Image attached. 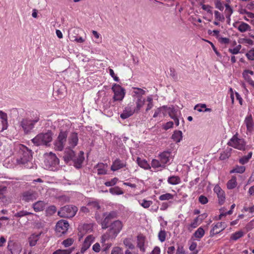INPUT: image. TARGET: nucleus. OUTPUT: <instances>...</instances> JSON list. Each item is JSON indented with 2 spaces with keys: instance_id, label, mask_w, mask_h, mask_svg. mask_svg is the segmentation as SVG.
I'll list each match as a JSON object with an SVG mask.
<instances>
[{
  "instance_id": "nucleus-1",
  "label": "nucleus",
  "mask_w": 254,
  "mask_h": 254,
  "mask_svg": "<svg viewBox=\"0 0 254 254\" xmlns=\"http://www.w3.org/2000/svg\"><path fill=\"white\" fill-rule=\"evenodd\" d=\"M63 158L66 163L72 161L75 167L80 168L84 160V152L80 151L78 155L76 156L75 152L71 149V147H67L64 150Z\"/></svg>"
},
{
  "instance_id": "nucleus-2",
  "label": "nucleus",
  "mask_w": 254,
  "mask_h": 254,
  "mask_svg": "<svg viewBox=\"0 0 254 254\" xmlns=\"http://www.w3.org/2000/svg\"><path fill=\"white\" fill-rule=\"evenodd\" d=\"M20 153L21 156L18 160L19 164L24 165V168L27 169L33 168L34 166L32 162V152L27 147L22 145L20 148Z\"/></svg>"
},
{
  "instance_id": "nucleus-3",
  "label": "nucleus",
  "mask_w": 254,
  "mask_h": 254,
  "mask_svg": "<svg viewBox=\"0 0 254 254\" xmlns=\"http://www.w3.org/2000/svg\"><path fill=\"white\" fill-rule=\"evenodd\" d=\"M52 140V133L48 131L45 133H39L36 135L32 141L37 146L47 145Z\"/></svg>"
},
{
  "instance_id": "nucleus-4",
  "label": "nucleus",
  "mask_w": 254,
  "mask_h": 254,
  "mask_svg": "<svg viewBox=\"0 0 254 254\" xmlns=\"http://www.w3.org/2000/svg\"><path fill=\"white\" fill-rule=\"evenodd\" d=\"M78 208L76 206L72 205H66L61 208L58 212V215L63 218H72L74 217Z\"/></svg>"
},
{
  "instance_id": "nucleus-5",
  "label": "nucleus",
  "mask_w": 254,
  "mask_h": 254,
  "mask_svg": "<svg viewBox=\"0 0 254 254\" xmlns=\"http://www.w3.org/2000/svg\"><path fill=\"white\" fill-rule=\"evenodd\" d=\"M39 120V115H36L33 119H23L20 123V125L24 132L28 133L34 128L35 124L38 122Z\"/></svg>"
},
{
  "instance_id": "nucleus-6",
  "label": "nucleus",
  "mask_w": 254,
  "mask_h": 254,
  "mask_svg": "<svg viewBox=\"0 0 254 254\" xmlns=\"http://www.w3.org/2000/svg\"><path fill=\"white\" fill-rule=\"evenodd\" d=\"M227 145L239 150L245 151L246 150V141L243 138H239L237 133L229 140Z\"/></svg>"
},
{
  "instance_id": "nucleus-7",
  "label": "nucleus",
  "mask_w": 254,
  "mask_h": 254,
  "mask_svg": "<svg viewBox=\"0 0 254 254\" xmlns=\"http://www.w3.org/2000/svg\"><path fill=\"white\" fill-rule=\"evenodd\" d=\"M95 218L97 221L100 223L103 229H106L111 225V213L108 214L103 213L102 214L96 212Z\"/></svg>"
},
{
  "instance_id": "nucleus-8",
  "label": "nucleus",
  "mask_w": 254,
  "mask_h": 254,
  "mask_svg": "<svg viewBox=\"0 0 254 254\" xmlns=\"http://www.w3.org/2000/svg\"><path fill=\"white\" fill-rule=\"evenodd\" d=\"M68 132L67 131L61 130L54 142L55 150L62 151L64 148L65 143L67 140Z\"/></svg>"
},
{
  "instance_id": "nucleus-9",
  "label": "nucleus",
  "mask_w": 254,
  "mask_h": 254,
  "mask_svg": "<svg viewBox=\"0 0 254 254\" xmlns=\"http://www.w3.org/2000/svg\"><path fill=\"white\" fill-rule=\"evenodd\" d=\"M112 91H113L114 93L113 97L114 101H122L126 95L125 88L119 84H114L112 86Z\"/></svg>"
},
{
  "instance_id": "nucleus-10",
  "label": "nucleus",
  "mask_w": 254,
  "mask_h": 254,
  "mask_svg": "<svg viewBox=\"0 0 254 254\" xmlns=\"http://www.w3.org/2000/svg\"><path fill=\"white\" fill-rule=\"evenodd\" d=\"M69 225L68 222L65 220H59L56 225V231L59 235L61 236L66 233Z\"/></svg>"
},
{
  "instance_id": "nucleus-11",
  "label": "nucleus",
  "mask_w": 254,
  "mask_h": 254,
  "mask_svg": "<svg viewBox=\"0 0 254 254\" xmlns=\"http://www.w3.org/2000/svg\"><path fill=\"white\" fill-rule=\"evenodd\" d=\"M227 226L225 222H217L213 224V227L210 231V237H213L215 235L223 231Z\"/></svg>"
},
{
  "instance_id": "nucleus-12",
  "label": "nucleus",
  "mask_w": 254,
  "mask_h": 254,
  "mask_svg": "<svg viewBox=\"0 0 254 254\" xmlns=\"http://www.w3.org/2000/svg\"><path fill=\"white\" fill-rule=\"evenodd\" d=\"M127 165V163L125 159L116 158L112 162V171H116L124 169L126 167Z\"/></svg>"
},
{
  "instance_id": "nucleus-13",
  "label": "nucleus",
  "mask_w": 254,
  "mask_h": 254,
  "mask_svg": "<svg viewBox=\"0 0 254 254\" xmlns=\"http://www.w3.org/2000/svg\"><path fill=\"white\" fill-rule=\"evenodd\" d=\"M78 32L79 30L78 29H74L72 30L69 31L68 38L71 41L76 42L78 43H83L85 40V39L81 37H77L76 35H73V34L78 35Z\"/></svg>"
},
{
  "instance_id": "nucleus-14",
  "label": "nucleus",
  "mask_w": 254,
  "mask_h": 254,
  "mask_svg": "<svg viewBox=\"0 0 254 254\" xmlns=\"http://www.w3.org/2000/svg\"><path fill=\"white\" fill-rule=\"evenodd\" d=\"M213 190L214 192L217 194L219 203L220 205L223 204L225 202L226 198L224 191L220 188L218 185H217L214 187Z\"/></svg>"
},
{
  "instance_id": "nucleus-15",
  "label": "nucleus",
  "mask_w": 254,
  "mask_h": 254,
  "mask_svg": "<svg viewBox=\"0 0 254 254\" xmlns=\"http://www.w3.org/2000/svg\"><path fill=\"white\" fill-rule=\"evenodd\" d=\"M7 127V115L5 113L0 111V132L6 129Z\"/></svg>"
},
{
  "instance_id": "nucleus-16",
  "label": "nucleus",
  "mask_w": 254,
  "mask_h": 254,
  "mask_svg": "<svg viewBox=\"0 0 254 254\" xmlns=\"http://www.w3.org/2000/svg\"><path fill=\"white\" fill-rule=\"evenodd\" d=\"M233 26L241 32L244 33L251 30V26L243 21H237L233 23Z\"/></svg>"
},
{
  "instance_id": "nucleus-17",
  "label": "nucleus",
  "mask_w": 254,
  "mask_h": 254,
  "mask_svg": "<svg viewBox=\"0 0 254 254\" xmlns=\"http://www.w3.org/2000/svg\"><path fill=\"white\" fill-rule=\"evenodd\" d=\"M123 227L122 221L116 220L112 222V238H115L121 232Z\"/></svg>"
},
{
  "instance_id": "nucleus-18",
  "label": "nucleus",
  "mask_w": 254,
  "mask_h": 254,
  "mask_svg": "<svg viewBox=\"0 0 254 254\" xmlns=\"http://www.w3.org/2000/svg\"><path fill=\"white\" fill-rule=\"evenodd\" d=\"M95 238L92 235H88L84 240L81 249V253L83 254L84 252L89 248L91 244L94 241Z\"/></svg>"
},
{
  "instance_id": "nucleus-19",
  "label": "nucleus",
  "mask_w": 254,
  "mask_h": 254,
  "mask_svg": "<svg viewBox=\"0 0 254 254\" xmlns=\"http://www.w3.org/2000/svg\"><path fill=\"white\" fill-rule=\"evenodd\" d=\"M146 237L142 234H139L137 236V247L140 251L143 253L145 252V244Z\"/></svg>"
},
{
  "instance_id": "nucleus-20",
  "label": "nucleus",
  "mask_w": 254,
  "mask_h": 254,
  "mask_svg": "<svg viewBox=\"0 0 254 254\" xmlns=\"http://www.w3.org/2000/svg\"><path fill=\"white\" fill-rule=\"evenodd\" d=\"M68 143L69 147L74 148L76 146L78 142V134L76 132H72L70 134L67 138Z\"/></svg>"
},
{
  "instance_id": "nucleus-21",
  "label": "nucleus",
  "mask_w": 254,
  "mask_h": 254,
  "mask_svg": "<svg viewBox=\"0 0 254 254\" xmlns=\"http://www.w3.org/2000/svg\"><path fill=\"white\" fill-rule=\"evenodd\" d=\"M110 236L108 234H104L102 236L101 243L102 245V252H106L110 248L111 244L109 243Z\"/></svg>"
},
{
  "instance_id": "nucleus-22",
  "label": "nucleus",
  "mask_w": 254,
  "mask_h": 254,
  "mask_svg": "<svg viewBox=\"0 0 254 254\" xmlns=\"http://www.w3.org/2000/svg\"><path fill=\"white\" fill-rule=\"evenodd\" d=\"M136 106L133 109H131L134 113H139L141 108L143 107L145 103V98L143 97H139V98L133 99Z\"/></svg>"
},
{
  "instance_id": "nucleus-23",
  "label": "nucleus",
  "mask_w": 254,
  "mask_h": 254,
  "mask_svg": "<svg viewBox=\"0 0 254 254\" xmlns=\"http://www.w3.org/2000/svg\"><path fill=\"white\" fill-rule=\"evenodd\" d=\"M36 199V194L31 191L24 192L21 196V199L26 202L33 201Z\"/></svg>"
},
{
  "instance_id": "nucleus-24",
  "label": "nucleus",
  "mask_w": 254,
  "mask_h": 254,
  "mask_svg": "<svg viewBox=\"0 0 254 254\" xmlns=\"http://www.w3.org/2000/svg\"><path fill=\"white\" fill-rule=\"evenodd\" d=\"M244 123L247 127V129L251 132L254 127V121L251 114L248 115L245 118Z\"/></svg>"
},
{
  "instance_id": "nucleus-25",
  "label": "nucleus",
  "mask_w": 254,
  "mask_h": 254,
  "mask_svg": "<svg viewBox=\"0 0 254 254\" xmlns=\"http://www.w3.org/2000/svg\"><path fill=\"white\" fill-rule=\"evenodd\" d=\"M171 153L169 151H164L160 153L159 158L162 166L166 167V164L169 161Z\"/></svg>"
},
{
  "instance_id": "nucleus-26",
  "label": "nucleus",
  "mask_w": 254,
  "mask_h": 254,
  "mask_svg": "<svg viewBox=\"0 0 254 254\" xmlns=\"http://www.w3.org/2000/svg\"><path fill=\"white\" fill-rule=\"evenodd\" d=\"M249 74L251 75H253L254 74V71L246 69L242 73L243 77L246 81H247L253 88H254V81L252 80L251 76L249 75Z\"/></svg>"
},
{
  "instance_id": "nucleus-27",
  "label": "nucleus",
  "mask_w": 254,
  "mask_h": 254,
  "mask_svg": "<svg viewBox=\"0 0 254 254\" xmlns=\"http://www.w3.org/2000/svg\"><path fill=\"white\" fill-rule=\"evenodd\" d=\"M87 206L89 207L90 211L96 212L100 213L101 212V207L99 203L97 201H90L87 204ZM96 214H95V215Z\"/></svg>"
},
{
  "instance_id": "nucleus-28",
  "label": "nucleus",
  "mask_w": 254,
  "mask_h": 254,
  "mask_svg": "<svg viewBox=\"0 0 254 254\" xmlns=\"http://www.w3.org/2000/svg\"><path fill=\"white\" fill-rule=\"evenodd\" d=\"M46 206V203L43 201H38L32 205L34 210L36 212L43 211Z\"/></svg>"
},
{
  "instance_id": "nucleus-29",
  "label": "nucleus",
  "mask_w": 254,
  "mask_h": 254,
  "mask_svg": "<svg viewBox=\"0 0 254 254\" xmlns=\"http://www.w3.org/2000/svg\"><path fill=\"white\" fill-rule=\"evenodd\" d=\"M136 162L139 166L145 170H149L151 168L150 165L145 159H142L139 157H137Z\"/></svg>"
},
{
  "instance_id": "nucleus-30",
  "label": "nucleus",
  "mask_w": 254,
  "mask_h": 254,
  "mask_svg": "<svg viewBox=\"0 0 254 254\" xmlns=\"http://www.w3.org/2000/svg\"><path fill=\"white\" fill-rule=\"evenodd\" d=\"M199 216L195 218L193 221L187 226L188 230L191 232L193 229L196 228L200 224L201 221H199Z\"/></svg>"
},
{
  "instance_id": "nucleus-31",
  "label": "nucleus",
  "mask_w": 254,
  "mask_h": 254,
  "mask_svg": "<svg viewBox=\"0 0 254 254\" xmlns=\"http://www.w3.org/2000/svg\"><path fill=\"white\" fill-rule=\"evenodd\" d=\"M134 91L132 92V97L133 99L139 98V97H143V95L145 94V91L141 88L133 87Z\"/></svg>"
},
{
  "instance_id": "nucleus-32",
  "label": "nucleus",
  "mask_w": 254,
  "mask_h": 254,
  "mask_svg": "<svg viewBox=\"0 0 254 254\" xmlns=\"http://www.w3.org/2000/svg\"><path fill=\"white\" fill-rule=\"evenodd\" d=\"M41 235V233L38 234H32L29 238V242L30 246L33 247L36 245L37 241L39 240L40 237Z\"/></svg>"
},
{
  "instance_id": "nucleus-33",
  "label": "nucleus",
  "mask_w": 254,
  "mask_h": 254,
  "mask_svg": "<svg viewBox=\"0 0 254 254\" xmlns=\"http://www.w3.org/2000/svg\"><path fill=\"white\" fill-rule=\"evenodd\" d=\"M246 167L244 166L235 165L233 168L230 171V174L239 173L243 174L246 171Z\"/></svg>"
},
{
  "instance_id": "nucleus-34",
  "label": "nucleus",
  "mask_w": 254,
  "mask_h": 254,
  "mask_svg": "<svg viewBox=\"0 0 254 254\" xmlns=\"http://www.w3.org/2000/svg\"><path fill=\"white\" fill-rule=\"evenodd\" d=\"M205 234V231L201 227H199L197 230L193 234L192 237H194L196 240L199 241Z\"/></svg>"
},
{
  "instance_id": "nucleus-35",
  "label": "nucleus",
  "mask_w": 254,
  "mask_h": 254,
  "mask_svg": "<svg viewBox=\"0 0 254 254\" xmlns=\"http://www.w3.org/2000/svg\"><path fill=\"white\" fill-rule=\"evenodd\" d=\"M48 161L50 162L51 166H56L59 163V159L56 156V155L51 152L49 155V159H48Z\"/></svg>"
},
{
  "instance_id": "nucleus-36",
  "label": "nucleus",
  "mask_w": 254,
  "mask_h": 254,
  "mask_svg": "<svg viewBox=\"0 0 254 254\" xmlns=\"http://www.w3.org/2000/svg\"><path fill=\"white\" fill-rule=\"evenodd\" d=\"M168 183L172 185L179 184L181 182L180 178L177 176H172L168 178Z\"/></svg>"
},
{
  "instance_id": "nucleus-37",
  "label": "nucleus",
  "mask_w": 254,
  "mask_h": 254,
  "mask_svg": "<svg viewBox=\"0 0 254 254\" xmlns=\"http://www.w3.org/2000/svg\"><path fill=\"white\" fill-rule=\"evenodd\" d=\"M237 185V178L236 176H232L231 179L227 183V187L229 190H232L236 187Z\"/></svg>"
},
{
  "instance_id": "nucleus-38",
  "label": "nucleus",
  "mask_w": 254,
  "mask_h": 254,
  "mask_svg": "<svg viewBox=\"0 0 254 254\" xmlns=\"http://www.w3.org/2000/svg\"><path fill=\"white\" fill-rule=\"evenodd\" d=\"M182 137V132L180 130H175L172 136V138L176 143L180 142Z\"/></svg>"
},
{
  "instance_id": "nucleus-39",
  "label": "nucleus",
  "mask_w": 254,
  "mask_h": 254,
  "mask_svg": "<svg viewBox=\"0 0 254 254\" xmlns=\"http://www.w3.org/2000/svg\"><path fill=\"white\" fill-rule=\"evenodd\" d=\"M253 155L252 152H250L247 155L244 156L239 159V162L240 164L244 165L248 163L251 159Z\"/></svg>"
},
{
  "instance_id": "nucleus-40",
  "label": "nucleus",
  "mask_w": 254,
  "mask_h": 254,
  "mask_svg": "<svg viewBox=\"0 0 254 254\" xmlns=\"http://www.w3.org/2000/svg\"><path fill=\"white\" fill-rule=\"evenodd\" d=\"M244 235V233L242 231H237L234 233L231 234L230 240L233 241H237L239 239L243 237Z\"/></svg>"
},
{
  "instance_id": "nucleus-41",
  "label": "nucleus",
  "mask_w": 254,
  "mask_h": 254,
  "mask_svg": "<svg viewBox=\"0 0 254 254\" xmlns=\"http://www.w3.org/2000/svg\"><path fill=\"white\" fill-rule=\"evenodd\" d=\"M128 110V109L127 108L124 112L121 114L120 117L121 118L126 119L135 113L134 111H133L131 109H130L129 110Z\"/></svg>"
},
{
  "instance_id": "nucleus-42",
  "label": "nucleus",
  "mask_w": 254,
  "mask_h": 254,
  "mask_svg": "<svg viewBox=\"0 0 254 254\" xmlns=\"http://www.w3.org/2000/svg\"><path fill=\"white\" fill-rule=\"evenodd\" d=\"M107 166L104 164H98L97 165V173L98 174H105L106 173V168Z\"/></svg>"
},
{
  "instance_id": "nucleus-43",
  "label": "nucleus",
  "mask_w": 254,
  "mask_h": 254,
  "mask_svg": "<svg viewBox=\"0 0 254 254\" xmlns=\"http://www.w3.org/2000/svg\"><path fill=\"white\" fill-rule=\"evenodd\" d=\"M225 6L226 8L225 10L226 17L227 19L230 20V16L233 12V9L228 4H225Z\"/></svg>"
},
{
  "instance_id": "nucleus-44",
  "label": "nucleus",
  "mask_w": 254,
  "mask_h": 254,
  "mask_svg": "<svg viewBox=\"0 0 254 254\" xmlns=\"http://www.w3.org/2000/svg\"><path fill=\"white\" fill-rule=\"evenodd\" d=\"M151 166L154 169H158L159 168H164L165 167L162 166L160 160L153 159L151 161Z\"/></svg>"
},
{
  "instance_id": "nucleus-45",
  "label": "nucleus",
  "mask_w": 254,
  "mask_h": 254,
  "mask_svg": "<svg viewBox=\"0 0 254 254\" xmlns=\"http://www.w3.org/2000/svg\"><path fill=\"white\" fill-rule=\"evenodd\" d=\"M174 198V195L170 193H166L159 196V199L161 201L169 200Z\"/></svg>"
},
{
  "instance_id": "nucleus-46",
  "label": "nucleus",
  "mask_w": 254,
  "mask_h": 254,
  "mask_svg": "<svg viewBox=\"0 0 254 254\" xmlns=\"http://www.w3.org/2000/svg\"><path fill=\"white\" fill-rule=\"evenodd\" d=\"M167 108V106H163L161 107L158 108L154 112V114L153 116V118H156L158 116V115L161 113L162 111L163 115H165L166 114V111Z\"/></svg>"
},
{
  "instance_id": "nucleus-47",
  "label": "nucleus",
  "mask_w": 254,
  "mask_h": 254,
  "mask_svg": "<svg viewBox=\"0 0 254 254\" xmlns=\"http://www.w3.org/2000/svg\"><path fill=\"white\" fill-rule=\"evenodd\" d=\"M57 211V208L55 205H51L49 207H48L46 210V212L47 215H53L54 214H55Z\"/></svg>"
},
{
  "instance_id": "nucleus-48",
  "label": "nucleus",
  "mask_w": 254,
  "mask_h": 254,
  "mask_svg": "<svg viewBox=\"0 0 254 254\" xmlns=\"http://www.w3.org/2000/svg\"><path fill=\"white\" fill-rule=\"evenodd\" d=\"M72 249H68L66 250L58 249L53 252V254H71Z\"/></svg>"
},
{
  "instance_id": "nucleus-49",
  "label": "nucleus",
  "mask_w": 254,
  "mask_h": 254,
  "mask_svg": "<svg viewBox=\"0 0 254 254\" xmlns=\"http://www.w3.org/2000/svg\"><path fill=\"white\" fill-rule=\"evenodd\" d=\"M31 214H32V213L31 212H29L25 210H21L15 213L14 216L15 217H22Z\"/></svg>"
},
{
  "instance_id": "nucleus-50",
  "label": "nucleus",
  "mask_w": 254,
  "mask_h": 254,
  "mask_svg": "<svg viewBox=\"0 0 254 254\" xmlns=\"http://www.w3.org/2000/svg\"><path fill=\"white\" fill-rule=\"evenodd\" d=\"M74 242V240L72 238H67L62 242V245L64 247L67 248L71 246Z\"/></svg>"
},
{
  "instance_id": "nucleus-51",
  "label": "nucleus",
  "mask_w": 254,
  "mask_h": 254,
  "mask_svg": "<svg viewBox=\"0 0 254 254\" xmlns=\"http://www.w3.org/2000/svg\"><path fill=\"white\" fill-rule=\"evenodd\" d=\"M139 204L144 208H148L152 204L151 200H142V202H139Z\"/></svg>"
},
{
  "instance_id": "nucleus-52",
  "label": "nucleus",
  "mask_w": 254,
  "mask_h": 254,
  "mask_svg": "<svg viewBox=\"0 0 254 254\" xmlns=\"http://www.w3.org/2000/svg\"><path fill=\"white\" fill-rule=\"evenodd\" d=\"M166 233L165 230H161L158 234L159 240L161 242H163L166 240Z\"/></svg>"
},
{
  "instance_id": "nucleus-53",
  "label": "nucleus",
  "mask_w": 254,
  "mask_h": 254,
  "mask_svg": "<svg viewBox=\"0 0 254 254\" xmlns=\"http://www.w3.org/2000/svg\"><path fill=\"white\" fill-rule=\"evenodd\" d=\"M197 247V244L196 242H191L190 245V246L189 249L190 251H193L191 254H197L198 251L196 250V248Z\"/></svg>"
},
{
  "instance_id": "nucleus-54",
  "label": "nucleus",
  "mask_w": 254,
  "mask_h": 254,
  "mask_svg": "<svg viewBox=\"0 0 254 254\" xmlns=\"http://www.w3.org/2000/svg\"><path fill=\"white\" fill-rule=\"evenodd\" d=\"M231 155V153L228 151H223L220 154L219 159L221 160H224L228 158Z\"/></svg>"
},
{
  "instance_id": "nucleus-55",
  "label": "nucleus",
  "mask_w": 254,
  "mask_h": 254,
  "mask_svg": "<svg viewBox=\"0 0 254 254\" xmlns=\"http://www.w3.org/2000/svg\"><path fill=\"white\" fill-rule=\"evenodd\" d=\"M247 58L251 61H254V49L249 51L246 54Z\"/></svg>"
},
{
  "instance_id": "nucleus-56",
  "label": "nucleus",
  "mask_w": 254,
  "mask_h": 254,
  "mask_svg": "<svg viewBox=\"0 0 254 254\" xmlns=\"http://www.w3.org/2000/svg\"><path fill=\"white\" fill-rule=\"evenodd\" d=\"M123 191L120 188L118 187H115L112 188V194L120 195L123 194Z\"/></svg>"
},
{
  "instance_id": "nucleus-57",
  "label": "nucleus",
  "mask_w": 254,
  "mask_h": 254,
  "mask_svg": "<svg viewBox=\"0 0 254 254\" xmlns=\"http://www.w3.org/2000/svg\"><path fill=\"white\" fill-rule=\"evenodd\" d=\"M214 16L217 21H223L224 20V16L218 11H214Z\"/></svg>"
},
{
  "instance_id": "nucleus-58",
  "label": "nucleus",
  "mask_w": 254,
  "mask_h": 254,
  "mask_svg": "<svg viewBox=\"0 0 254 254\" xmlns=\"http://www.w3.org/2000/svg\"><path fill=\"white\" fill-rule=\"evenodd\" d=\"M166 110H169L168 114H169V116L171 118H173L174 117L177 116L176 115V111L173 107H167V108L166 109Z\"/></svg>"
},
{
  "instance_id": "nucleus-59",
  "label": "nucleus",
  "mask_w": 254,
  "mask_h": 254,
  "mask_svg": "<svg viewBox=\"0 0 254 254\" xmlns=\"http://www.w3.org/2000/svg\"><path fill=\"white\" fill-rule=\"evenodd\" d=\"M218 41L221 44H228L230 42V39L226 37H219L218 38Z\"/></svg>"
},
{
  "instance_id": "nucleus-60",
  "label": "nucleus",
  "mask_w": 254,
  "mask_h": 254,
  "mask_svg": "<svg viewBox=\"0 0 254 254\" xmlns=\"http://www.w3.org/2000/svg\"><path fill=\"white\" fill-rule=\"evenodd\" d=\"M7 188L5 187H0V199H3L5 198L4 194L6 191Z\"/></svg>"
},
{
  "instance_id": "nucleus-61",
  "label": "nucleus",
  "mask_w": 254,
  "mask_h": 254,
  "mask_svg": "<svg viewBox=\"0 0 254 254\" xmlns=\"http://www.w3.org/2000/svg\"><path fill=\"white\" fill-rule=\"evenodd\" d=\"M198 200L199 202L202 204H205L208 201V198L203 195H201L200 196H199L198 198Z\"/></svg>"
},
{
  "instance_id": "nucleus-62",
  "label": "nucleus",
  "mask_w": 254,
  "mask_h": 254,
  "mask_svg": "<svg viewBox=\"0 0 254 254\" xmlns=\"http://www.w3.org/2000/svg\"><path fill=\"white\" fill-rule=\"evenodd\" d=\"M112 254H123V250L118 247H114L112 250Z\"/></svg>"
},
{
  "instance_id": "nucleus-63",
  "label": "nucleus",
  "mask_w": 254,
  "mask_h": 254,
  "mask_svg": "<svg viewBox=\"0 0 254 254\" xmlns=\"http://www.w3.org/2000/svg\"><path fill=\"white\" fill-rule=\"evenodd\" d=\"M92 250L96 253H99L101 251V246L98 243H96L93 245Z\"/></svg>"
},
{
  "instance_id": "nucleus-64",
  "label": "nucleus",
  "mask_w": 254,
  "mask_h": 254,
  "mask_svg": "<svg viewBox=\"0 0 254 254\" xmlns=\"http://www.w3.org/2000/svg\"><path fill=\"white\" fill-rule=\"evenodd\" d=\"M124 244L130 249H133L134 248V245L127 239L124 240Z\"/></svg>"
}]
</instances>
